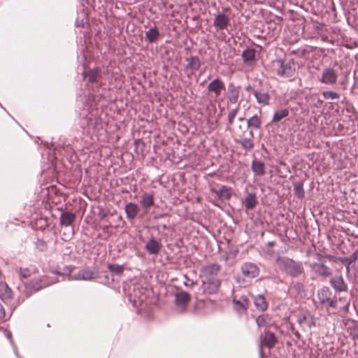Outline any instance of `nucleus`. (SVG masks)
Wrapping results in <instances>:
<instances>
[{"mask_svg": "<svg viewBox=\"0 0 358 358\" xmlns=\"http://www.w3.org/2000/svg\"><path fill=\"white\" fill-rule=\"evenodd\" d=\"M275 262L280 271L292 278H297L303 273L302 264L287 257L278 256Z\"/></svg>", "mask_w": 358, "mask_h": 358, "instance_id": "nucleus-1", "label": "nucleus"}, {"mask_svg": "<svg viewBox=\"0 0 358 358\" xmlns=\"http://www.w3.org/2000/svg\"><path fill=\"white\" fill-rule=\"evenodd\" d=\"M234 309L239 313L245 312L248 308V300L245 296H235L233 299Z\"/></svg>", "mask_w": 358, "mask_h": 358, "instance_id": "nucleus-14", "label": "nucleus"}, {"mask_svg": "<svg viewBox=\"0 0 358 358\" xmlns=\"http://www.w3.org/2000/svg\"><path fill=\"white\" fill-rule=\"evenodd\" d=\"M322 96L327 99H337L340 97L339 94L333 91H324L322 92Z\"/></svg>", "mask_w": 358, "mask_h": 358, "instance_id": "nucleus-38", "label": "nucleus"}, {"mask_svg": "<svg viewBox=\"0 0 358 358\" xmlns=\"http://www.w3.org/2000/svg\"><path fill=\"white\" fill-rule=\"evenodd\" d=\"M241 271L245 278H254L259 275V269L255 264L245 262L241 266Z\"/></svg>", "mask_w": 358, "mask_h": 358, "instance_id": "nucleus-6", "label": "nucleus"}, {"mask_svg": "<svg viewBox=\"0 0 358 358\" xmlns=\"http://www.w3.org/2000/svg\"><path fill=\"white\" fill-rule=\"evenodd\" d=\"M225 89L224 82L220 78H215L207 86L208 93L212 94L215 98H217Z\"/></svg>", "mask_w": 358, "mask_h": 358, "instance_id": "nucleus-8", "label": "nucleus"}, {"mask_svg": "<svg viewBox=\"0 0 358 358\" xmlns=\"http://www.w3.org/2000/svg\"><path fill=\"white\" fill-rule=\"evenodd\" d=\"M96 273L89 268L83 269L78 271L75 280H91L96 278Z\"/></svg>", "mask_w": 358, "mask_h": 358, "instance_id": "nucleus-22", "label": "nucleus"}, {"mask_svg": "<svg viewBox=\"0 0 358 358\" xmlns=\"http://www.w3.org/2000/svg\"><path fill=\"white\" fill-rule=\"evenodd\" d=\"M268 245H273V242H269V243H268Z\"/></svg>", "mask_w": 358, "mask_h": 358, "instance_id": "nucleus-55", "label": "nucleus"}, {"mask_svg": "<svg viewBox=\"0 0 358 358\" xmlns=\"http://www.w3.org/2000/svg\"><path fill=\"white\" fill-rule=\"evenodd\" d=\"M162 244L159 241L151 238L145 245V249L151 255H157L162 248Z\"/></svg>", "mask_w": 358, "mask_h": 358, "instance_id": "nucleus-19", "label": "nucleus"}, {"mask_svg": "<svg viewBox=\"0 0 358 358\" xmlns=\"http://www.w3.org/2000/svg\"><path fill=\"white\" fill-rule=\"evenodd\" d=\"M11 315V313L10 315H8V316L6 315V313H5V310L2 306V304L0 303V320H8L10 318Z\"/></svg>", "mask_w": 358, "mask_h": 358, "instance_id": "nucleus-42", "label": "nucleus"}, {"mask_svg": "<svg viewBox=\"0 0 358 358\" xmlns=\"http://www.w3.org/2000/svg\"><path fill=\"white\" fill-rule=\"evenodd\" d=\"M238 120H239L240 122L243 121V117H239V118H238Z\"/></svg>", "mask_w": 358, "mask_h": 358, "instance_id": "nucleus-53", "label": "nucleus"}, {"mask_svg": "<svg viewBox=\"0 0 358 358\" xmlns=\"http://www.w3.org/2000/svg\"><path fill=\"white\" fill-rule=\"evenodd\" d=\"M184 285L187 287H189L190 282H185Z\"/></svg>", "mask_w": 358, "mask_h": 358, "instance_id": "nucleus-52", "label": "nucleus"}, {"mask_svg": "<svg viewBox=\"0 0 358 358\" xmlns=\"http://www.w3.org/2000/svg\"><path fill=\"white\" fill-rule=\"evenodd\" d=\"M217 198L220 200H229L234 194V190L231 187L226 185H221L213 189Z\"/></svg>", "mask_w": 358, "mask_h": 358, "instance_id": "nucleus-10", "label": "nucleus"}, {"mask_svg": "<svg viewBox=\"0 0 358 358\" xmlns=\"http://www.w3.org/2000/svg\"><path fill=\"white\" fill-rule=\"evenodd\" d=\"M242 57L245 63H249L255 60V50L253 48H248L242 53Z\"/></svg>", "mask_w": 358, "mask_h": 358, "instance_id": "nucleus-32", "label": "nucleus"}, {"mask_svg": "<svg viewBox=\"0 0 358 358\" xmlns=\"http://www.w3.org/2000/svg\"><path fill=\"white\" fill-rule=\"evenodd\" d=\"M306 315H303L299 317L298 321L300 324H302L306 320Z\"/></svg>", "mask_w": 358, "mask_h": 358, "instance_id": "nucleus-47", "label": "nucleus"}, {"mask_svg": "<svg viewBox=\"0 0 358 358\" xmlns=\"http://www.w3.org/2000/svg\"><path fill=\"white\" fill-rule=\"evenodd\" d=\"M248 135L249 136H239V139L236 140V141L239 143L243 149L250 151L254 148V143L252 140L254 138V134L252 129L249 131Z\"/></svg>", "mask_w": 358, "mask_h": 358, "instance_id": "nucleus-17", "label": "nucleus"}, {"mask_svg": "<svg viewBox=\"0 0 358 358\" xmlns=\"http://www.w3.org/2000/svg\"><path fill=\"white\" fill-rule=\"evenodd\" d=\"M247 124L248 128L259 129L261 127L262 120L258 115H255L248 120Z\"/></svg>", "mask_w": 358, "mask_h": 358, "instance_id": "nucleus-33", "label": "nucleus"}, {"mask_svg": "<svg viewBox=\"0 0 358 358\" xmlns=\"http://www.w3.org/2000/svg\"><path fill=\"white\" fill-rule=\"evenodd\" d=\"M196 284V282H194V281H192L190 285H189V287H193Z\"/></svg>", "mask_w": 358, "mask_h": 358, "instance_id": "nucleus-51", "label": "nucleus"}, {"mask_svg": "<svg viewBox=\"0 0 358 358\" xmlns=\"http://www.w3.org/2000/svg\"><path fill=\"white\" fill-rule=\"evenodd\" d=\"M303 182L299 181L294 184V193L299 199H302L304 196V190Z\"/></svg>", "mask_w": 358, "mask_h": 358, "instance_id": "nucleus-35", "label": "nucleus"}, {"mask_svg": "<svg viewBox=\"0 0 358 358\" xmlns=\"http://www.w3.org/2000/svg\"><path fill=\"white\" fill-rule=\"evenodd\" d=\"M357 259V252L352 253L349 257H345L344 259V262L348 264L347 265V271H349V265L355 262Z\"/></svg>", "mask_w": 358, "mask_h": 358, "instance_id": "nucleus-40", "label": "nucleus"}, {"mask_svg": "<svg viewBox=\"0 0 358 358\" xmlns=\"http://www.w3.org/2000/svg\"><path fill=\"white\" fill-rule=\"evenodd\" d=\"M251 169L255 176H262L265 174L264 164L259 160L254 159Z\"/></svg>", "mask_w": 358, "mask_h": 358, "instance_id": "nucleus-25", "label": "nucleus"}, {"mask_svg": "<svg viewBox=\"0 0 358 358\" xmlns=\"http://www.w3.org/2000/svg\"><path fill=\"white\" fill-rule=\"evenodd\" d=\"M312 267L315 273L324 278L329 277L331 275V268L324 264L315 263L313 264Z\"/></svg>", "mask_w": 358, "mask_h": 358, "instance_id": "nucleus-21", "label": "nucleus"}, {"mask_svg": "<svg viewBox=\"0 0 358 358\" xmlns=\"http://www.w3.org/2000/svg\"><path fill=\"white\" fill-rule=\"evenodd\" d=\"M190 295L185 291H178L175 294V301L178 306L185 308L190 301Z\"/></svg>", "mask_w": 358, "mask_h": 358, "instance_id": "nucleus-16", "label": "nucleus"}, {"mask_svg": "<svg viewBox=\"0 0 358 358\" xmlns=\"http://www.w3.org/2000/svg\"><path fill=\"white\" fill-rule=\"evenodd\" d=\"M0 299L8 303L12 299V291L6 282H0Z\"/></svg>", "mask_w": 358, "mask_h": 358, "instance_id": "nucleus-20", "label": "nucleus"}, {"mask_svg": "<svg viewBox=\"0 0 358 358\" xmlns=\"http://www.w3.org/2000/svg\"><path fill=\"white\" fill-rule=\"evenodd\" d=\"M202 285L201 289L204 294H213L216 293L220 286V280L218 278H201Z\"/></svg>", "mask_w": 358, "mask_h": 358, "instance_id": "nucleus-4", "label": "nucleus"}, {"mask_svg": "<svg viewBox=\"0 0 358 358\" xmlns=\"http://www.w3.org/2000/svg\"><path fill=\"white\" fill-rule=\"evenodd\" d=\"M238 252V249H231L227 252V259H233L235 258Z\"/></svg>", "mask_w": 358, "mask_h": 358, "instance_id": "nucleus-41", "label": "nucleus"}, {"mask_svg": "<svg viewBox=\"0 0 358 358\" xmlns=\"http://www.w3.org/2000/svg\"><path fill=\"white\" fill-rule=\"evenodd\" d=\"M154 198L152 194H145L143 199V201H153Z\"/></svg>", "mask_w": 358, "mask_h": 358, "instance_id": "nucleus-44", "label": "nucleus"}, {"mask_svg": "<svg viewBox=\"0 0 358 358\" xmlns=\"http://www.w3.org/2000/svg\"><path fill=\"white\" fill-rule=\"evenodd\" d=\"M254 96L259 104L267 106L269 104L270 95L268 92L264 91H254Z\"/></svg>", "mask_w": 358, "mask_h": 358, "instance_id": "nucleus-23", "label": "nucleus"}, {"mask_svg": "<svg viewBox=\"0 0 358 358\" xmlns=\"http://www.w3.org/2000/svg\"><path fill=\"white\" fill-rule=\"evenodd\" d=\"M277 343V338L274 334L268 329H265L264 334L260 335L261 346H265L268 349L274 347Z\"/></svg>", "mask_w": 358, "mask_h": 358, "instance_id": "nucleus-9", "label": "nucleus"}, {"mask_svg": "<svg viewBox=\"0 0 358 358\" xmlns=\"http://www.w3.org/2000/svg\"><path fill=\"white\" fill-rule=\"evenodd\" d=\"M97 208L99 210L98 215L101 220H103L108 214L110 213V210L107 208L98 206Z\"/></svg>", "mask_w": 358, "mask_h": 358, "instance_id": "nucleus-39", "label": "nucleus"}, {"mask_svg": "<svg viewBox=\"0 0 358 358\" xmlns=\"http://www.w3.org/2000/svg\"><path fill=\"white\" fill-rule=\"evenodd\" d=\"M256 323L259 327H264L266 329L273 325L271 316L268 314L259 315L256 318Z\"/></svg>", "mask_w": 358, "mask_h": 358, "instance_id": "nucleus-18", "label": "nucleus"}, {"mask_svg": "<svg viewBox=\"0 0 358 358\" xmlns=\"http://www.w3.org/2000/svg\"><path fill=\"white\" fill-rule=\"evenodd\" d=\"M272 67L273 72L282 78H290L295 72V64L292 59L285 62L278 59L273 62Z\"/></svg>", "mask_w": 358, "mask_h": 358, "instance_id": "nucleus-2", "label": "nucleus"}, {"mask_svg": "<svg viewBox=\"0 0 358 358\" xmlns=\"http://www.w3.org/2000/svg\"><path fill=\"white\" fill-rule=\"evenodd\" d=\"M329 283L336 292H343L348 291V285L341 275H337L331 278Z\"/></svg>", "mask_w": 358, "mask_h": 358, "instance_id": "nucleus-11", "label": "nucleus"}, {"mask_svg": "<svg viewBox=\"0 0 358 358\" xmlns=\"http://www.w3.org/2000/svg\"><path fill=\"white\" fill-rule=\"evenodd\" d=\"M245 90L247 92H252V94H254V91H256L255 90H254L252 88V87L250 85H248V86L245 87Z\"/></svg>", "mask_w": 358, "mask_h": 358, "instance_id": "nucleus-46", "label": "nucleus"}, {"mask_svg": "<svg viewBox=\"0 0 358 358\" xmlns=\"http://www.w3.org/2000/svg\"><path fill=\"white\" fill-rule=\"evenodd\" d=\"M144 291L143 289L142 292L138 287L134 288L133 292L130 294V301L133 302L134 306H141L145 300L146 296L143 292Z\"/></svg>", "mask_w": 358, "mask_h": 358, "instance_id": "nucleus-13", "label": "nucleus"}, {"mask_svg": "<svg viewBox=\"0 0 358 358\" xmlns=\"http://www.w3.org/2000/svg\"><path fill=\"white\" fill-rule=\"evenodd\" d=\"M338 73L331 68L324 69L321 74L320 82L324 85H334L336 83Z\"/></svg>", "mask_w": 358, "mask_h": 358, "instance_id": "nucleus-5", "label": "nucleus"}, {"mask_svg": "<svg viewBox=\"0 0 358 358\" xmlns=\"http://www.w3.org/2000/svg\"><path fill=\"white\" fill-rule=\"evenodd\" d=\"M238 111V106L234 109H231L229 111V113L228 114V118H227L228 124H227V130L230 131L231 133H233L234 134H237V135L238 134L237 129L236 128H231V125L234 123V118L236 116Z\"/></svg>", "mask_w": 358, "mask_h": 358, "instance_id": "nucleus-26", "label": "nucleus"}, {"mask_svg": "<svg viewBox=\"0 0 358 358\" xmlns=\"http://www.w3.org/2000/svg\"><path fill=\"white\" fill-rule=\"evenodd\" d=\"M20 275L24 278H27L30 276V271L28 268H20Z\"/></svg>", "mask_w": 358, "mask_h": 358, "instance_id": "nucleus-43", "label": "nucleus"}, {"mask_svg": "<svg viewBox=\"0 0 358 358\" xmlns=\"http://www.w3.org/2000/svg\"><path fill=\"white\" fill-rule=\"evenodd\" d=\"M83 76L87 79L90 83H97V79L100 76L99 72L96 69H91L88 71L84 72Z\"/></svg>", "mask_w": 358, "mask_h": 358, "instance_id": "nucleus-31", "label": "nucleus"}, {"mask_svg": "<svg viewBox=\"0 0 358 358\" xmlns=\"http://www.w3.org/2000/svg\"><path fill=\"white\" fill-rule=\"evenodd\" d=\"M317 298L321 305L327 308H336L337 306V298L333 295L328 287H323L317 291Z\"/></svg>", "mask_w": 358, "mask_h": 358, "instance_id": "nucleus-3", "label": "nucleus"}, {"mask_svg": "<svg viewBox=\"0 0 358 358\" xmlns=\"http://www.w3.org/2000/svg\"><path fill=\"white\" fill-rule=\"evenodd\" d=\"M220 271V266L217 264H211L203 266L201 269L200 277L201 278H217V274Z\"/></svg>", "mask_w": 358, "mask_h": 358, "instance_id": "nucleus-7", "label": "nucleus"}, {"mask_svg": "<svg viewBox=\"0 0 358 358\" xmlns=\"http://www.w3.org/2000/svg\"><path fill=\"white\" fill-rule=\"evenodd\" d=\"M240 86L235 85L233 83L227 86V101L229 103H236L240 95Z\"/></svg>", "mask_w": 358, "mask_h": 358, "instance_id": "nucleus-12", "label": "nucleus"}, {"mask_svg": "<svg viewBox=\"0 0 358 358\" xmlns=\"http://www.w3.org/2000/svg\"><path fill=\"white\" fill-rule=\"evenodd\" d=\"M255 204L256 203H245V208L247 210L252 209L255 207Z\"/></svg>", "mask_w": 358, "mask_h": 358, "instance_id": "nucleus-45", "label": "nucleus"}, {"mask_svg": "<svg viewBox=\"0 0 358 358\" xmlns=\"http://www.w3.org/2000/svg\"><path fill=\"white\" fill-rule=\"evenodd\" d=\"M348 307H349V303H348L345 306V308L348 310Z\"/></svg>", "mask_w": 358, "mask_h": 358, "instance_id": "nucleus-54", "label": "nucleus"}, {"mask_svg": "<svg viewBox=\"0 0 358 358\" xmlns=\"http://www.w3.org/2000/svg\"><path fill=\"white\" fill-rule=\"evenodd\" d=\"M230 19L224 13H218L214 19L213 25L217 30H224L229 24Z\"/></svg>", "mask_w": 358, "mask_h": 358, "instance_id": "nucleus-15", "label": "nucleus"}, {"mask_svg": "<svg viewBox=\"0 0 358 358\" xmlns=\"http://www.w3.org/2000/svg\"><path fill=\"white\" fill-rule=\"evenodd\" d=\"M45 287V285L43 283V279H36L30 282L28 288L31 289L34 292H37Z\"/></svg>", "mask_w": 358, "mask_h": 358, "instance_id": "nucleus-36", "label": "nucleus"}, {"mask_svg": "<svg viewBox=\"0 0 358 358\" xmlns=\"http://www.w3.org/2000/svg\"><path fill=\"white\" fill-rule=\"evenodd\" d=\"M254 304L256 308L260 311H265L268 308V303L266 301L264 296L262 294H258L252 296Z\"/></svg>", "mask_w": 358, "mask_h": 358, "instance_id": "nucleus-24", "label": "nucleus"}, {"mask_svg": "<svg viewBox=\"0 0 358 358\" xmlns=\"http://www.w3.org/2000/svg\"><path fill=\"white\" fill-rule=\"evenodd\" d=\"M108 268L110 271L116 273L117 275H122L123 273L124 267L118 264H108Z\"/></svg>", "mask_w": 358, "mask_h": 358, "instance_id": "nucleus-37", "label": "nucleus"}, {"mask_svg": "<svg viewBox=\"0 0 358 358\" xmlns=\"http://www.w3.org/2000/svg\"><path fill=\"white\" fill-rule=\"evenodd\" d=\"M251 199H252V195H249V196L246 198L245 201L246 202L251 201H250Z\"/></svg>", "mask_w": 358, "mask_h": 358, "instance_id": "nucleus-50", "label": "nucleus"}, {"mask_svg": "<svg viewBox=\"0 0 358 358\" xmlns=\"http://www.w3.org/2000/svg\"><path fill=\"white\" fill-rule=\"evenodd\" d=\"M125 211L128 218H134L139 211L138 206L135 203H128L125 206Z\"/></svg>", "mask_w": 358, "mask_h": 358, "instance_id": "nucleus-28", "label": "nucleus"}, {"mask_svg": "<svg viewBox=\"0 0 358 358\" xmlns=\"http://www.w3.org/2000/svg\"><path fill=\"white\" fill-rule=\"evenodd\" d=\"M153 203H151V202H149V203H143L144 206H145V208H147V207H148V206H150L152 205Z\"/></svg>", "mask_w": 358, "mask_h": 358, "instance_id": "nucleus-49", "label": "nucleus"}, {"mask_svg": "<svg viewBox=\"0 0 358 358\" xmlns=\"http://www.w3.org/2000/svg\"><path fill=\"white\" fill-rule=\"evenodd\" d=\"M75 220V215L69 212H64L60 216V224L65 226H69Z\"/></svg>", "mask_w": 358, "mask_h": 358, "instance_id": "nucleus-29", "label": "nucleus"}, {"mask_svg": "<svg viewBox=\"0 0 358 358\" xmlns=\"http://www.w3.org/2000/svg\"><path fill=\"white\" fill-rule=\"evenodd\" d=\"M6 338H7L8 339H9V340L10 341V342H11V343L13 342V341H12V339H11V338H12L11 332H10V331H6Z\"/></svg>", "mask_w": 358, "mask_h": 358, "instance_id": "nucleus-48", "label": "nucleus"}, {"mask_svg": "<svg viewBox=\"0 0 358 358\" xmlns=\"http://www.w3.org/2000/svg\"><path fill=\"white\" fill-rule=\"evenodd\" d=\"M186 61L187 62V68L192 71L198 70L201 66L200 59L196 56L186 58Z\"/></svg>", "mask_w": 358, "mask_h": 358, "instance_id": "nucleus-30", "label": "nucleus"}, {"mask_svg": "<svg viewBox=\"0 0 358 358\" xmlns=\"http://www.w3.org/2000/svg\"><path fill=\"white\" fill-rule=\"evenodd\" d=\"M160 34L159 31L156 27L150 28L148 31H147L145 34V39L149 43H155L159 38Z\"/></svg>", "mask_w": 358, "mask_h": 358, "instance_id": "nucleus-27", "label": "nucleus"}, {"mask_svg": "<svg viewBox=\"0 0 358 358\" xmlns=\"http://www.w3.org/2000/svg\"><path fill=\"white\" fill-rule=\"evenodd\" d=\"M289 110L287 108H284L280 110H277L274 113L272 122H278L283 118L286 117L289 115Z\"/></svg>", "mask_w": 358, "mask_h": 358, "instance_id": "nucleus-34", "label": "nucleus"}]
</instances>
